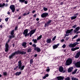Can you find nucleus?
Returning <instances> with one entry per match:
<instances>
[{"instance_id": "f257e3e1", "label": "nucleus", "mask_w": 80, "mask_h": 80, "mask_svg": "<svg viewBox=\"0 0 80 80\" xmlns=\"http://www.w3.org/2000/svg\"><path fill=\"white\" fill-rule=\"evenodd\" d=\"M22 60H20L18 62V66H17L15 68H14V70H16L18 69V70L20 69V70L22 71L23 70L24 68H25V66L23 65L22 66Z\"/></svg>"}, {"instance_id": "f03ea898", "label": "nucleus", "mask_w": 80, "mask_h": 80, "mask_svg": "<svg viewBox=\"0 0 80 80\" xmlns=\"http://www.w3.org/2000/svg\"><path fill=\"white\" fill-rule=\"evenodd\" d=\"M27 53V52H25L23 51H21L19 50H18L17 51H15V52H13L11 53V55H12L13 57L14 58L15 56H16V55H18V54H21V55H25Z\"/></svg>"}, {"instance_id": "7ed1b4c3", "label": "nucleus", "mask_w": 80, "mask_h": 80, "mask_svg": "<svg viewBox=\"0 0 80 80\" xmlns=\"http://www.w3.org/2000/svg\"><path fill=\"white\" fill-rule=\"evenodd\" d=\"M73 30V29L72 28L70 30H67L66 32V34L65 35V37L64 38H65L66 37H68L69 36V34H68L69 33H70V35H73V33H72Z\"/></svg>"}, {"instance_id": "20e7f679", "label": "nucleus", "mask_w": 80, "mask_h": 80, "mask_svg": "<svg viewBox=\"0 0 80 80\" xmlns=\"http://www.w3.org/2000/svg\"><path fill=\"white\" fill-rule=\"evenodd\" d=\"M72 63V59L70 58L67 60L66 62V65L67 66L70 65Z\"/></svg>"}, {"instance_id": "39448f33", "label": "nucleus", "mask_w": 80, "mask_h": 80, "mask_svg": "<svg viewBox=\"0 0 80 80\" xmlns=\"http://www.w3.org/2000/svg\"><path fill=\"white\" fill-rule=\"evenodd\" d=\"M52 22V20L50 19L47 23H45L44 27H47L50 26V25Z\"/></svg>"}, {"instance_id": "423d86ee", "label": "nucleus", "mask_w": 80, "mask_h": 80, "mask_svg": "<svg viewBox=\"0 0 80 80\" xmlns=\"http://www.w3.org/2000/svg\"><path fill=\"white\" fill-rule=\"evenodd\" d=\"M14 31L15 30H12L11 31L10 33L11 35L9 36V37L10 39H11L12 38H15V35H14Z\"/></svg>"}, {"instance_id": "0eeeda50", "label": "nucleus", "mask_w": 80, "mask_h": 80, "mask_svg": "<svg viewBox=\"0 0 80 80\" xmlns=\"http://www.w3.org/2000/svg\"><path fill=\"white\" fill-rule=\"evenodd\" d=\"M10 8L12 11V12L13 13L15 12V6L14 5H11L10 6Z\"/></svg>"}, {"instance_id": "6e6552de", "label": "nucleus", "mask_w": 80, "mask_h": 80, "mask_svg": "<svg viewBox=\"0 0 80 80\" xmlns=\"http://www.w3.org/2000/svg\"><path fill=\"white\" fill-rule=\"evenodd\" d=\"M48 15V13H44L41 15V16L42 18H45V17H47Z\"/></svg>"}, {"instance_id": "1a4fd4ad", "label": "nucleus", "mask_w": 80, "mask_h": 80, "mask_svg": "<svg viewBox=\"0 0 80 80\" xmlns=\"http://www.w3.org/2000/svg\"><path fill=\"white\" fill-rule=\"evenodd\" d=\"M9 47V46L8 45V44L7 43H6L5 45V52H7L8 51V47Z\"/></svg>"}, {"instance_id": "9d476101", "label": "nucleus", "mask_w": 80, "mask_h": 80, "mask_svg": "<svg viewBox=\"0 0 80 80\" xmlns=\"http://www.w3.org/2000/svg\"><path fill=\"white\" fill-rule=\"evenodd\" d=\"M23 34L25 35V37H27V35H28V29H26L24 31V32H23Z\"/></svg>"}, {"instance_id": "9b49d317", "label": "nucleus", "mask_w": 80, "mask_h": 80, "mask_svg": "<svg viewBox=\"0 0 80 80\" xmlns=\"http://www.w3.org/2000/svg\"><path fill=\"white\" fill-rule=\"evenodd\" d=\"M75 66L77 68H80V61L78 62L75 64Z\"/></svg>"}, {"instance_id": "f8f14e48", "label": "nucleus", "mask_w": 80, "mask_h": 80, "mask_svg": "<svg viewBox=\"0 0 80 80\" xmlns=\"http://www.w3.org/2000/svg\"><path fill=\"white\" fill-rule=\"evenodd\" d=\"M34 50H35L36 51H37L39 53L41 52V49H40V48L38 47L34 48Z\"/></svg>"}, {"instance_id": "ddd939ff", "label": "nucleus", "mask_w": 80, "mask_h": 80, "mask_svg": "<svg viewBox=\"0 0 80 80\" xmlns=\"http://www.w3.org/2000/svg\"><path fill=\"white\" fill-rule=\"evenodd\" d=\"M80 28L79 27H77L75 29L73 30V32L74 33H75L77 32H78L79 31V30H80Z\"/></svg>"}, {"instance_id": "4468645a", "label": "nucleus", "mask_w": 80, "mask_h": 80, "mask_svg": "<svg viewBox=\"0 0 80 80\" xmlns=\"http://www.w3.org/2000/svg\"><path fill=\"white\" fill-rule=\"evenodd\" d=\"M69 47L70 48H72V47H76V44H75V43L74 42L73 44H70L69 45Z\"/></svg>"}, {"instance_id": "2eb2a0df", "label": "nucleus", "mask_w": 80, "mask_h": 80, "mask_svg": "<svg viewBox=\"0 0 80 80\" xmlns=\"http://www.w3.org/2000/svg\"><path fill=\"white\" fill-rule=\"evenodd\" d=\"M59 71L60 72H62L63 71V68L62 66H60L59 68Z\"/></svg>"}, {"instance_id": "dca6fc26", "label": "nucleus", "mask_w": 80, "mask_h": 80, "mask_svg": "<svg viewBox=\"0 0 80 80\" xmlns=\"http://www.w3.org/2000/svg\"><path fill=\"white\" fill-rule=\"evenodd\" d=\"M36 30H37V29H34L31 30L29 33L33 35V33L35 32V31H36Z\"/></svg>"}, {"instance_id": "f3484780", "label": "nucleus", "mask_w": 80, "mask_h": 80, "mask_svg": "<svg viewBox=\"0 0 80 80\" xmlns=\"http://www.w3.org/2000/svg\"><path fill=\"white\" fill-rule=\"evenodd\" d=\"M80 56V51L77 52L76 56H75V58H79Z\"/></svg>"}, {"instance_id": "a211bd4d", "label": "nucleus", "mask_w": 80, "mask_h": 80, "mask_svg": "<svg viewBox=\"0 0 80 80\" xmlns=\"http://www.w3.org/2000/svg\"><path fill=\"white\" fill-rule=\"evenodd\" d=\"M64 77L62 76H58L57 77V78L58 79V80H63Z\"/></svg>"}, {"instance_id": "6ab92c4d", "label": "nucleus", "mask_w": 80, "mask_h": 80, "mask_svg": "<svg viewBox=\"0 0 80 80\" xmlns=\"http://www.w3.org/2000/svg\"><path fill=\"white\" fill-rule=\"evenodd\" d=\"M73 67H70L68 68V72L69 73L72 72V70H73Z\"/></svg>"}, {"instance_id": "aec40b11", "label": "nucleus", "mask_w": 80, "mask_h": 80, "mask_svg": "<svg viewBox=\"0 0 80 80\" xmlns=\"http://www.w3.org/2000/svg\"><path fill=\"white\" fill-rule=\"evenodd\" d=\"M60 45V43H58L57 44H56L55 45H54V46H53V49H56V48H58V46H59Z\"/></svg>"}, {"instance_id": "412c9836", "label": "nucleus", "mask_w": 80, "mask_h": 80, "mask_svg": "<svg viewBox=\"0 0 80 80\" xmlns=\"http://www.w3.org/2000/svg\"><path fill=\"white\" fill-rule=\"evenodd\" d=\"M21 74H22V72H21V71H20L19 72H17L15 73V75H16V76H19V75H20Z\"/></svg>"}, {"instance_id": "4be33fe9", "label": "nucleus", "mask_w": 80, "mask_h": 80, "mask_svg": "<svg viewBox=\"0 0 80 80\" xmlns=\"http://www.w3.org/2000/svg\"><path fill=\"white\" fill-rule=\"evenodd\" d=\"M8 57H9V59H10V60H11V59H13V58H14L13 57L12 55V54H11Z\"/></svg>"}, {"instance_id": "5701e85b", "label": "nucleus", "mask_w": 80, "mask_h": 80, "mask_svg": "<svg viewBox=\"0 0 80 80\" xmlns=\"http://www.w3.org/2000/svg\"><path fill=\"white\" fill-rule=\"evenodd\" d=\"M77 70H78V69H76L74 70V71L72 72V74H75L76 73H77Z\"/></svg>"}, {"instance_id": "b1692460", "label": "nucleus", "mask_w": 80, "mask_h": 80, "mask_svg": "<svg viewBox=\"0 0 80 80\" xmlns=\"http://www.w3.org/2000/svg\"><path fill=\"white\" fill-rule=\"evenodd\" d=\"M5 5V3H3L2 4L1 3H0V8L1 7H4Z\"/></svg>"}, {"instance_id": "393cba45", "label": "nucleus", "mask_w": 80, "mask_h": 80, "mask_svg": "<svg viewBox=\"0 0 80 80\" xmlns=\"http://www.w3.org/2000/svg\"><path fill=\"white\" fill-rule=\"evenodd\" d=\"M47 42L48 43H51V39H49L47 40Z\"/></svg>"}, {"instance_id": "a878e982", "label": "nucleus", "mask_w": 80, "mask_h": 80, "mask_svg": "<svg viewBox=\"0 0 80 80\" xmlns=\"http://www.w3.org/2000/svg\"><path fill=\"white\" fill-rule=\"evenodd\" d=\"M32 49L31 48H29L27 50V52L28 53H29L30 52H32Z\"/></svg>"}, {"instance_id": "bb28decb", "label": "nucleus", "mask_w": 80, "mask_h": 80, "mask_svg": "<svg viewBox=\"0 0 80 80\" xmlns=\"http://www.w3.org/2000/svg\"><path fill=\"white\" fill-rule=\"evenodd\" d=\"M42 37V35H41L39 36L37 38V40H40V39Z\"/></svg>"}, {"instance_id": "cd10ccee", "label": "nucleus", "mask_w": 80, "mask_h": 80, "mask_svg": "<svg viewBox=\"0 0 80 80\" xmlns=\"http://www.w3.org/2000/svg\"><path fill=\"white\" fill-rule=\"evenodd\" d=\"M77 17V16H72L71 17V20H74Z\"/></svg>"}, {"instance_id": "c85d7f7f", "label": "nucleus", "mask_w": 80, "mask_h": 80, "mask_svg": "<svg viewBox=\"0 0 80 80\" xmlns=\"http://www.w3.org/2000/svg\"><path fill=\"white\" fill-rule=\"evenodd\" d=\"M71 79L72 80H78V78H74V77H72Z\"/></svg>"}, {"instance_id": "c756f323", "label": "nucleus", "mask_w": 80, "mask_h": 80, "mask_svg": "<svg viewBox=\"0 0 80 80\" xmlns=\"http://www.w3.org/2000/svg\"><path fill=\"white\" fill-rule=\"evenodd\" d=\"M32 41L34 42V43H37V40L36 39H33Z\"/></svg>"}, {"instance_id": "7c9ffc66", "label": "nucleus", "mask_w": 80, "mask_h": 80, "mask_svg": "<svg viewBox=\"0 0 80 80\" xmlns=\"http://www.w3.org/2000/svg\"><path fill=\"white\" fill-rule=\"evenodd\" d=\"M30 14V12H29L28 13H24L23 16H26V15H28V14Z\"/></svg>"}, {"instance_id": "2f4dec72", "label": "nucleus", "mask_w": 80, "mask_h": 80, "mask_svg": "<svg viewBox=\"0 0 80 80\" xmlns=\"http://www.w3.org/2000/svg\"><path fill=\"white\" fill-rule=\"evenodd\" d=\"M26 45H27V42H24L22 44V46H23V47H25Z\"/></svg>"}, {"instance_id": "473e14b6", "label": "nucleus", "mask_w": 80, "mask_h": 80, "mask_svg": "<svg viewBox=\"0 0 80 80\" xmlns=\"http://www.w3.org/2000/svg\"><path fill=\"white\" fill-rule=\"evenodd\" d=\"M78 35H76L75 36H74V37L72 38V39H73L75 38H77V37H78Z\"/></svg>"}, {"instance_id": "72a5a7b5", "label": "nucleus", "mask_w": 80, "mask_h": 80, "mask_svg": "<svg viewBox=\"0 0 80 80\" xmlns=\"http://www.w3.org/2000/svg\"><path fill=\"white\" fill-rule=\"evenodd\" d=\"M3 75L4 76H7V72H3Z\"/></svg>"}, {"instance_id": "f704fd0d", "label": "nucleus", "mask_w": 80, "mask_h": 80, "mask_svg": "<svg viewBox=\"0 0 80 80\" xmlns=\"http://www.w3.org/2000/svg\"><path fill=\"white\" fill-rule=\"evenodd\" d=\"M32 34L30 33L29 32L28 33V34L27 35V36H29V35H30V37H32Z\"/></svg>"}, {"instance_id": "c9c22d12", "label": "nucleus", "mask_w": 80, "mask_h": 80, "mask_svg": "<svg viewBox=\"0 0 80 80\" xmlns=\"http://www.w3.org/2000/svg\"><path fill=\"white\" fill-rule=\"evenodd\" d=\"M25 0H19V2H21V3H23Z\"/></svg>"}, {"instance_id": "e433bc0d", "label": "nucleus", "mask_w": 80, "mask_h": 80, "mask_svg": "<svg viewBox=\"0 0 80 80\" xmlns=\"http://www.w3.org/2000/svg\"><path fill=\"white\" fill-rule=\"evenodd\" d=\"M43 10H44V11H47V10H48V8L45 7H44L43 8Z\"/></svg>"}, {"instance_id": "4c0bfd02", "label": "nucleus", "mask_w": 80, "mask_h": 80, "mask_svg": "<svg viewBox=\"0 0 80 80\" xmlns=\"http://www.w3.org/2000/svg\"><path fill=\"white\" fill-rule=\"evenodd\" d=\"M32 46L33 47H34L35 48H37V45H36V44H33Z\"/></svg>"}, {"instance_id": "58836bf2", "label": "nucleus", "mask_w": 80, "mask_h": 80, "mask_svg": "<svg viewBox=\"0 0 80 80\" xmlns=\"http://www.w3.org/2000/svg\"><path fill=\"white\" fill-rule=\"evenodd\" d=\"M56 37H57L56 36H55L52 39V41H54L56 39Z\"/></svg>"}, {"instance_id": "ea45409f", "label": "nucleus", "mask_w": 80, "mask_h": 80, "mask_svg": "<svg viewBox=\"0 0 80 80\" xmlns=\"http://www.w3.org/2000/svg\"><path fill=\"white\" fill-rule=\"evenodd\" d=\"M30 64H32L33 63V59H31L30 61Z\"/></svg>"}, {"instance_id": "a19ab883", "label": "nucleus", "mask_w": 80, "mask_h": 80, "mask_svg": "<svg viewBox=\"0 0 80 80\" xmlns=\"http://www.w3.org/2000/svg\"><path fill=\"white\" fill-rule=\"evenodd\" d=\"M65 80H70V77H68L65 78Z\"/></svg>"}, {"instance_id": "79ce46f5", "label": "nucleus", "mask_w": 80, "mask_h": 80, "mask_svg": "<svg viewBox=\"0 0 80 80\" xmlns=\"http://www.w3.org/2000/svg\"><path fill=\"white\" fill-rule=\"evenodd\" d=\"M71 50L73 52H74V51H75V50H76V48H72L71 49Z\"/></svg>"}, {"instance_id": "37998d69", "label": "nucleus", "mask_w": 80, "mask_h": 80, "mask_svg": "<svg viewBox=\"0 0 80 80\" xmlns=\"http://www.w3.org/2000/svg\"><path fill=\"white\" fill-rule=\"evenodd\" d=\"M77 27V25H74L73 26H72V28H76Z\"/></svg>"}, {"instance_id": "c03bdc74", "label": "nucleus", "mask_w": 80, "mask_h": 80, "mask_svg": "<svg viewBox=\"0 0 80 80\" xmlns=\"http://www.w3.org/2000/svg\"><path fill=\"white\" fill-rule=\"evenodd\" d=\"M65 47H66V45L65 44H64L62 46V48H64Z\"/></svg>"}, {"instance_id": "a18cd8bd", "label": "nucleus", "mask_w": 80, "mask_h": 80, "mask_svg": "<svg viewBox=\"0 0 80 80\" xmlns=\"http://www.w3.org/2000/svg\"><path fill=\"white\" fill-rule=\"evenodd\" d=\"M8 19H9V18H6L5 19V21H6V22H7L8 21Z\"/></svg>"}, {"instance_id": "49530a36", "label": "nucleus", "mask_w": 80, "mask_h": 80, "mask_svg": "<svg viewBox=\"0 0 80 80\" xmlns=\"http://www.w3.org/2000/svg\"><path fill=\"white\" fill-rule=\"evenodd\" d=\"M50 69L49 68H48L46 69V71L48 72H50Z\"/></svg>"}, {"instance_id": "de8ad7c7", "label": "nucleus", "mask_w": 80, "mask_h": 80, "mask_svg": "<svg viewBox=\"0 0 80 80\" xmlns=\"http://www.w3.org/2000/svg\"><path fill=\"white\" fill-rule=\"evenodd\" d=\"M70 38V37H67L66 38V40L67 41L68 40V39H69Z\"/></svg>"}, {"instance_id": "09e8293b", "label": "nucleus", "mask_w": 80, "mask_h": 80, "mask_svg": "<svg viewBox=\"0 0 80 80\" xmlns=\"http://www.w3.org/2000/svg\"><path fill=\"white\" fill-rule=\"evenodd\" d=\"M80 38H78L76 40V42H80Z\"/></svg>"}, {"instance_id": "8fccbe9b", "label": "nucleus", "mask_w": 80, "mask_h": 80, "mask_svg": "<svg viewBox=\"0 0 80 80\" xmlns=\"http://www.w3.org/2000/svg\"><path fill=\"white\" fill-rule=\"evenodd\" d=\"M17 28H18V26H16L15 28V30H17Z\"/></svg>"}, {"instance_id": "3c124183", "label": "nucleus", "mask_w": 80, "mask_h": 80, "mask_svg": "<svg viewBox=\"0 0 80 80\" xmlns=\"http://www.w3.org/2000/svg\"><path fill=\"white\" fill-rule=\"evenodd\" d=\"M24 2L25 4H27V3H28V1H25Z\"/></svg>"}, {"instance_id": "603ef678", "label": "nucleus", "mask_w": 80, "mask_h": 80, "mask_svg": "<svg viewBox=\"0 0 80 80\" xmlns=\"http://www.w3.org/2000/svg\"><path fill=\"white\" fill-rule=\"evenodd\" d=\"M10 39H10V38H9V39H8V41H7V42H6V43H9V42H10Z\"/></svg>"}, {"instance_id": "864d4df0", "label": "nucleus", "mask_w": 80, "mask_h": 80, "mask_svg": "<svg viewBox=\"0 0 80 80\" xmlns=\"http://www.w3.org/2000/svg\"><path fill=\"white\" fill-rule=\"evenodd\" d=\"M78 13H76L74 15V16H78Z\"/></svg>"}, {"instance_id": "5fc2aeb1", "label": "nucleus", "mask_w": 80, "mask_h": 80, "mask_svg": "<svg viewBox=\"0 0 80 80\" xmlns=\"http://www.w3.org/2000/svg\"><path fill=\"white\" fill-rule=\"evenodd\" d=\"M75 48H76V50H78V49H79L80 48L76 47Z\"/></svg>"}, {"instance_id": "6e6d98bb", "label": "nucleus", "mask_w": 80, "mask_h": 80, "mask_svg": "<svg viewBox=\"0 0 80 80\" xmlns=\"http://www.w3.org/2000/svg\"><path fill=\"white\" fill-rule=\"evenodd\" d=\"M78 33H80V31H78L76 32V34H78Z\"/></svg>"}, {"instance_id": "4d7b16f0", "label": "nucleus", "mask_w": 80, "mask_h": 80, "mask_svg": "<svg viewBox=\"0 0 80 80\" xmlns=\"http://www.w3.org/2000/svg\"><path fill=\"white\" fill-rule=\"evenodd\" d=\"M75 44H76V45H77V44H79V43L78 42H75Z\"/></svg>"}, {"instance_id": "13d9d810", "label": "nucleus", "mask_w": 80, "mask_h": 80, "mask_svg": "<svg viewBox=\"0 0 80 80\" xmlns=\"http://www.w3.org/2000/svg\"><path fill=\"white\" fill-rule=\"evenodd\" d=\"M45 76L46 77H48V76H49L48 74H47L45 75Z\"/></svg>"}, {"instance_id": "bf43d9fd", "label": "nucleus", "mask_w": 80, "mask_h": 80, "mask_svg": "<svg viewBox=\"0 0 80 80\" xmlns=\"http://www.w3.org/2000/svg\"><path fill=\"white\" fill-rule=\"evenodd\" d=\"M46 77H47L45 76H44V77H43L42 78H43V79H45V78H46Z\"/></svg>"}, {"instance_id": "052dcab7", "label": "nucleus", "mask_w": 80, "mask_h": 80, "mask_svg": "<svg viewBox=\"0 0 80 80\" xmlns=\"http://www.w3.org/2000/svg\"><path fill=\"white\" fill-rule=\"evenodd\" d=\"M8 4L6 3L5 4V7H8Z\"/></svg>"}, {"instance_id": "680f3d73", "label": "nucleus", "mask_w": 80, "mask_h": 80, "mask_svg": "<svg viewBox=\"0 0 80 80\" xmlns=\"http://www.w3.org/2000/svg\"><path fill=\"white\" fill-rule=\"evenodd\" d=\"M60 5H63V2H62L60 3Z\"/></svg>"}, {"instance_id": "e2e57ef3", "label": "nucleus", "mask_w": 80, "mask_h": 80, "mask_svg": "<svg viewBox=\"0 0 80 80\" xmlns=\"http://www.w3.org/2000/svg\"><path fill=\"white\" fill-rule=\"evenodd\" d=\"M22 18V17L21 16H19V17H18V19L19 20L20 19H21V18Z\"/></svg>"}, {"instance_id": "0e129e2a", "label": "nucleus", "mask_w": 80, "mask_h": 80, "mask_svg": "<svg viewBox=\"0 0 80 80\" xmlns=\"http://www.w3.org/2000/svg\"><path fill=\"white\" fill-rule=\"evenodd\" d=\"M33 17H37V14H35L33 15Z\"/></svg>"}, {"instance_id": "69168bd1", "label": "nucleus", "mask_w": 80, "mask_h": 80, "mask_svg": "<svg viewBox=\"0 0 80 80\" xmlns=\"http://www.w3.org/2000/svg\"><path fill=\"white\" fill-rule=\"evenodd\" d=\"M64 39H62L61 40L62 42H64Z\"/></svg>"}, {"instance_id": "338daca9", "label": "nucleus", "mask_w": 80, "mask_h": 80, "mask_svg": "<svg viewBox=\"0 0 80 80\" xmlns=\"http://www.w3.org/2000/svg\"><path fill=\"white\" fill-rule=\"evenodd\" d=\"M34 57H37V54H36L34 55Z\"/></svg>"}, {"instance_id": "774afa93", "label": "nucleus", "mask_w": 80, "mask_h": 80, "mask_svg": "<svg viewBox=\"0 0 80 80\" xmlns=\"http://www.w3.org/2000/svg\"><path fill=\"white\" fill-rule=\"evenodd\" d=\"M37 21H38L39 20V18H36Z\"/></svg>"}]
</instances>
